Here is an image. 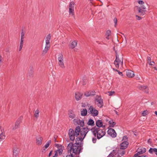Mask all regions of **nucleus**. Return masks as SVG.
Segmentation results:
<instances>
[{"label":"nucleus","mask_w":157,"mask_h":157,"mask_svg":"<svg viewBox=\"0 0 157 157\" xmlns=\"http://www.w3.org/2000/svg\"><path fill=\"white\" fill-rule=\"evenodd\" d=\"M108 93H109V96H112L115 93V92L114 91H111L109 92Z\"/></svg>","instance_id":"a19ab883"},{"label":"nucleus","mask_w":157,"mask_h":157,"mask_svg":"<svg viewBox=\"0 0 157 157\" xmlns=\"http://www.w3.org/2000/svg\"><path fill=\"white\" fill-rule=\"evenodd\" d=\"M113 21L115 24V26L116 27L117 23V19L116 17L114 18Z\"/></svg>","instance_id":"58836bf2"},{"label":"nucleus","mask_w":157,"mask_h":157,"mask_svg":"<svg viewBox=\"0 0 157 157\" xmlns=\"http://www.w3.org/2000/svg\"><path fill=\"white\" fill-rule=\"evenodd\" d=\"M55 141H56V139H55Z\"/></svg>","instance_id":"69168bd1"},{"label":"nucleus","mask_w":157,"mask_h":157,"mask_svg":"<svg viewBox=\"0 0 157 157\" xmlns=\"http://www.w3.org/2000/svg\"><path fill=\"white\" fill-rule=\"evenodd\" d=\"M82 107H84V106H82Z\"/></svg>","instance_id":"774afa93"},{"label":"nucleus","mask_w":157,"mask_h":157,"mask_svg":"<svg viewBox=\"0 0 157 157\" xmlns=\"http://www.w3.org/2000/svg\"><path fill=\"white\" fill-rule=\"evenodd\" d=\"M22 117H20L16 122L15 125L12 128L13 130H15L18 128L20 126V124L21 122Z\"/></svg>","instance_id":"4468645a"},{"label":"nucleus","mask_w":157,"mask_h":157,"mask_svg":"<svg viewBox=\"0 0 157 157\" xmlns=\"http://www.w3.org/2000/svg\"><path fill=\"white\" fill-rule=\"evenodd\" d=\"M95 101L98 102L97 104L98 106L101 108L103 105V100L101 98V97L100 96H97L95 99Z\"/></svg>","instance_id":"1a4fd4ad"},{"label":"nucleus","mask_w":157,"mask_h":157,"mask_svg":"<svg viewBox=\"0 0 157 157\" xmlns=\"http://www.w3.org/2000/svg\"><path fill=\"white\" fill-rule=\"evenodd\" d=\"M68 114L69 120H71L75 118V115L74 112V111L72 110H69L68 111Z\"/></svg>","instance_id":"6ab92c4d"},{"label":"nucleus","mask_w":157,"mask_h":157,"mask_svg":"<svg viewBox=\"0 0 157 157\" xmlns=\"http://www.w3.org/2000/svg\"><path fill=\"white\" fill-rule=\"evenodd\" d=\"M51 38L50 34H48L45 39V46L44 50H43L42 55L46 54L50 47V41Z\"/></svg>","instance_id":"20e7f679"},{"label":"nucleus","mask_w":157,"mask_h":157,"mask_svg":"<svg viewBox=\"0 0 157 157\" xmlns=\"http://www.w3.org/2000/svg\"><path fill=\"white\" fill-rule=\"evenodd\" d=\"M36 143L38 145H40L42 144L43 138L40 135L36 136Z\"/></svg>","instance_id":"dca6fc26"},{"label":"nucleus","mask_w":157,"mask_h":157,"mask_svg":"<svg viewBox=\"0 0 157 157\" xmlns=\"http://www.w3.org/2000/svg\"><path fill=\"white\" fill-rule=\"evenodd\" d=\"M96 127H98L100 128H104L105 127V125H103V122L101 120H98L96 122Z\"/></svg>","instance_id":"2eb2a0df"},{"label":"nucleus","mask_w":157,"mask_h":157,"mask_svg":"<svg viewBox=\"0 0 157 157\" xmlns=\"http://www.w3.org/2000/svg\"><path fill=\"white\" fill-rule=\"evenodd\" d=\"M81 143L78 142V144L76 143L73 144L72 142L70 143L67 145L68 151L69 150L72 151L74 154V155L75 156H78L79 157V154L82 151V148L81 146Z\"/></svg>","instance_id":"7ed1b4c3"},{"label":"nucleus","mask_w":157,"mask_h":157,"mask_svg":"<svg viewBox=\"0 0 157 157\" xmlns=\"http://www.w3.org/2000/svg\"><path fill=\"white\" fill-rule=\"evenodd\" d=\"M58 64L59 66L62 68H64L65 66L63 63V55L61 54H59L58 58Z\"/></svg>","instance_id":"423d86ee"},{"label":"nucleus","mask_w":157,"mask_h":157,"mask_svg":"<svg viewBox=\"0 0 157 157\" xmlns=\"http://www.w3.org/2000/svg\"><path fill=\"white\" fill-rule=\"evenodd\" d=\"M152 63H154L155 62L154 61H152L151 62V64H152Z\"/></svg>","instance_id":"052dcab7"},{"label":"nucleus","mask_w":157,"mask_h":157,"mask_svg":"<svg viewBox=\"0 0 157 157\" xmlns=\"http://www.w3.org/2000/svg\"><path fill=\"white\" fill-rule=\"evenodd\" d=\"M6 136L5 134L3 132H2L0 134V140L2 141L4 140Z\"/></svg>","instance_id":"2f4dec72"},{"label":"nucleus","mask_w":157,"mask_h":157,"mask_svg":"<svg viewBox=\"0 0 157 157\" xmlns=\"http://www.w3.org/2000/svg\"><path fill=\"white\" fill-rule=\"evenodd\" d=\"M25 33L23 32V30H22L21 33V40H24Z\"/></svg>","instance_id":"f704fd0d"},{"label":"nucleus","mask_w":157,"mask_h":157,"mask_svg":"<svg viewBox=\"0 0 157 157\" xmlns=\"http://www.w3.org/2000/svg\"><path fill=\"white\" fill-rule=\"evenodd\" d=\"M146 7L144 5L138 8V12L140 13V15L143 16L145 14L146 12Z\"/></svg>","instance_id":"f8f14e48"},{"label":"nucleus","mask_w":157,"mask_h":157,"mask_svg":"<svg viewBox=\"0 0 157 157\" xmlns=\"http://www.w3.org/2000/svg\"><path fill=\"white\" fill-rule=\"evenodd\" d=\"M148 143H151V139H149L148 140Z\"/></svg>","instance_id":"603ef678"},{"label":"nucleus","mask_w":157,"mask_h":157,"mask_svg":"<svg viewBox=\"0 0 157 157\" xmlns=\"http://www.w3.org/2000/svg\"><path fill=\"white\" fill-rule=\"evenodd\" d=\"M88 112L94 117L97 116L98 113V111L94 108L92 106H90L89 108Z\"/></svg>","instance_id":"0eeeda50"},{"label":"nucleus","mask_w":157,"mask_h":157,"mask_svg":"<svg viewBox=\"0 0 157 157\" xmlns=\"http://www.w3.org/2000/svg\"><path fill=\"white\" fill-rule=\"evenodd\" d=\"M146 151V149L144 148H138L137 149V151H138V153L140 155L145 153Z\"/></svg>","instance_id":"5701e85b"},{"label":"nucleus","mask_w":157,"mask_h":157,"mask_svg":"<svg viewBox=\"0 0 157 157\" xmlns=\"http://www.w3.org/2000/svg\"><path fill=\"white\" fill-rule=\"evenodd\" d=\"M57 153H59V155H61L62 153L63 150L61 149H58L57 151Z\"/></svg>","instance_id":"ea45409f"},{"label":"nucleus","mask_w":157,"mask_h":157,"mask_svg":"<svg viewBox=\"0 0 157 157\" xmlns=\"http://www.w3.org/2000/svg\"><path fill=\"white\" fill-rule=\"evenodd\" d=\"M1 56H0V63H1Z\"/></svg>","instance_id":"4d7b16f0"},{"label":"nucleus","mask_w":157,"mask_h":157,"mask_svg":"<svg viewBox=\"0 0 157 157\" xmlns=\"http://www.w3.org/2000/svg\"><path fill=\"white\" fill-rule=\"evenodd\" d=\"M66 157H79V156H75L74 155V154L71 153L70 155H67Z\"/></svg>","instance_id":"4c0bfd02"},{"label":"nucleus","mask_w":157,"mask_h":157,"mask_svg":"<svg viewBox=\"0 0 157 157\" xmlns=\"http://www.w3.org/2000/svg\"><path fill=\"white\" fill-rule=\"evenodd\" d=\"M85 84H86V83H83V85H85Z\"/></svg>","instance_id":"680f3d73"},{"label":"nucleus","mask_w":157,"mask_h":157,"mask_svg":"<svg viewBox=\"0 0 157 157\" xmlns=\"http://www.w3.org/2000/svg\"><path fill=\"white\" fill-rule=\"evenodd\" d=\"M55 141H56V139H55Z\"/></svg>","instance_id":"338daca9"},{"label":"nucleus","mask_w":157,"mask_h":157,"mask_svg":"<svg viewBox=\"0 0 157 157\" xmlns=\"http://www.w3.org/2000/svg\"><path fill=\"white\" fill-rule=\"evenodd\" d=\"M81 115L82 116L86 115L87 113V110L86 109H83L81 110Z\"/></svg>","instance_id":"a878e982"},{"label":"nucleus","mask_w":157,"mask_h":157,"mask_svg":"<svg viewBox=\"0 0 157 157\" xmlns=\"http://www.w3.org/2000/svg\"><path fill=\"white\" fill-rule=\"evenodd\" d=\"M115 112H116V113L117 114V111H116Z\"/></svg>","instance_id":"e2e57ef3"},{"label":"nucleus","mask_w":157,"mask_h":157,"mask_svg":"<svg viewBox=\"0 0 157 157\" xmlns=\"http://www.w3.org/2000/svg\"><path fill=\"white\" fill-rule=\"evenodd\" d=\"M141 90H144L146 89L147 87L146 86H140L138 87Z\"/></svg>","instance_id":"72a5a7b5"},{"label":"nucleus","mask_w":157,"mask_h":157,"mask_svg":"<svg viewBox=\"0 0 157 157\" xmlns=\"http://www.w3.org/2000/svg\"><path fill=\"white\" fill-rule=\"evenodd\" d=\"M95 95L94 92L93 91H89L86 92L84 93V95L86 97H89L91 96H93Z\"/></svg>","instance_id":"b1692460"},{"label":"nucleus","mask_w":157,"mask_h":157,"mask_svg":"<svg viewBox=\"0 0 157 157\" xmlns=\"http://www.w3.org/2000/svg\"><path fill=\"white\" fill-rule=\"evenodd\" d=\"M77 41L75 40L71 43L70 45V47L71 48L73 49L77 45Z\"/></svg>","instance_id":"393cba45"},{"label":"nucleus","mask_w":157,"mask_h":157,"mask_svg":"<svg viewBox=\"0 0 157 157\" xmlns=\"http://www.w3.org/2000/svg\"><path fill=\"white\" fill-rule=\"evenodd\" d=\"M153 151L152 148H150L149 150V152L150 153H152L153 152Z\"/></svg>","instance_id":"c03bdc74"},{"label":"nucleus","mask_w":157,"mask_h":157,"mask_svg":"<svg viewBox=\"0 0 157 157\" xmlns=\"http://www.w3.org/2000/svg\"><path fill=\"white\" fill-rule=\"evenodd\" d=\"M51 140H48L44 145V147H43V150L44 151H45L46 148H47L49 146L50 144L51 143Z\"/></svg>","instance_id":"cd10ccee"},{"label":"nucleus","mask_w":157,"mask_h":157,"mask_svg":"<svg viewBox=\"0 0 157 157\" xmlns=\"http://www.w3.org/2000/svg\"><path fill=\"white\" fill-rule=\"evenodd\" d=\"M145 92L147 93H148V90H147V91H145Z\"/></svg>","instance_id":"bf43d9fd"},{"label":"nucleus","mask_w":157,"mask_h":157,"mask_svg":"<svg viewBox=\"0 0 157 157\" xmlns=\"http://www.w3.org/2000/svg\"><path fill=\"white\" fill-rule=\"evenodd\" d=\"M141 157H147V156H142H142H141Z\"/></svg>","instance_id":"13d9d810"},{"label":"nucleus","mask_w":157,"mask_h":157,"mask_svg":"<svg viewBox=\"0 0 157 157\" xmlns=\"http://www.w3.org/2000/svg\"><path fill=\"white\" fill-rule=\"evenodd\" d=\"M82 93L79 92H76L75 94V98L76 100H80L82 98Z\"/></svg>","instance_id":"aec40b11"},{"label":"nucleus","mask_w":157,"mask_h":157,"mask_svg":"<svg viewBox=\"0 0 157 157\" xmlns=\"http://www.w3.org/2000/svg\"><path fill=\"white\" fill-rule=\"evenodd\" d=\"M153 152H154L155 153L156 152H157V149L156 148H153Z\"/></svg>","instance_id":"09e8293b"},{"label":"nucleus","mask_w":157,"mask_h":157,"mask_svg":"<svg viewBox=\"0 0 157 157\" xmlns=\"http://www.w3.org/2000/svg\"><path fill=\"white\" fill-rule=\"evenodd\" d=\"M121 148L117 149V157H121L123 156L125 153V151Z\"/></svg>","instance_id":"f3484780"},{"label":"nucleus","mask_w":157,"mask_h":157,"mask_svg":"<svg viewBox=\"0 0 157 157\" xmlns=\"http://www.w3.org/2000/svg\"><path fill=\"white\" fill-rule=\"evenodd\" d=\"M155 113L157 116V111H155Z\"/></svg>","instance_id":"5fc2aeb1"},{"label":"nucleus","mask_w":157,"mask_h":157,"mask_svg":"<svg viewBox=\"0 0 157 157\" xmlns=\"http://www.w3.org/2000/svg\"><path fill=\"white\" fill-rule=\"evenodd\" d=\"M108 134L113 138H115L117 136V133L115 130L112 128H109L107 131Z\"/></svg>","instance_id":"9b49d317"},{"label":"nucleus","mask_w":157,"mask_h":157,"mask_svg":"<svg viewBox=\"0 0 157 157\" xmlns=\"http://www.w3.org/2000/svg\"><path fill=\"white\" fill-rule=\"evenodd\" d=\"M148 111L147 110H144L142 113V115L143 116H145L147 114Z\"/></svg>","instance_id":"e433bc0d"},{"label":"nucleus","mask_w":157,"mask_h":157,"mask_svg":"<svg viewBox=\"0 0 157 157\" xmlns=\"http://www.w3.org/2000/svg\"><path fill=\"white\" fill-rule=\"evenodd\" d=\"M113 71H118L117 69H115L114 68H113Z\"/></svg>","instance_id":"864d4df0"},{"label":"nucleus","mask_w":157,"mask_h":157,"mask_svg":"<svg viewBox=\"0 0 157 157\" xmlns=\"http://www.w3.org/2000/svg\"><path fill=\"white\" fill-rule=\"evenodd\" d=\"M89 130L87 127L81 128L79 126L76 127L75 131L73 129L70 128L69 130L68 133L70 139L72 141H74L75 140V136L77 137L80 133L81 137L76 138L75 140L76 143L78 144V142L79 141H82L83 140L86 134L89 132Z\"/></svg>","instance_id":"f257e3e1"},{"label":"nucleus","mask_w":157,"mask_h":157,"mask_svg":"<svg viewBox=\"0 0 157 157\" xmlns=\"http://www.w3.org/2000/svg\"><path fill=\"white\" fill-rule=\"evenodd\" d=\"M125 140L121 144L120 147L123 149H126L128 145V143L127 141V138L126 136H124L122 140Z\"/></svg>","instance_id":"6e6552de"},{"label":"nucleus","mask_w":157,"mask_h":157,"mask_svg":"<svg viewBox=\"0 0 157 157\" xmlns=\"http://www.w3.org/2000/svg\"><path fill=\"white\" fill-rule=\"evenodd\" d=\"M90 2L91 3H92V1H93V0H90Z\"/></svg>","instance_id":"6e6d98bb"},{"label":"nucleus","mask_w":157,"mask_h":157,"mask_svg":"<svg viewBox=\"0 0 157 157\" xmlns=\"http://www.w3.org/2000/svg\"><path fill=\"white\" fill-rule=\"evenodd\" d=\"M24 40H21L20 44V46H19V51H21L22 47L23 46V44L24 43Z\"/></svg>","instance_id":"7c9ffc66"},{"label":"nucleus","mask_w":157,"mask_h":157,"mask_svg":"<svg viewBox=\"0 0 157 157\" xmlns=\"http://www.w3.org/2000/svg\"><path fill=\"white\" fill-rule=\"evenodd\" d=\"M58 153L56 151V153L55 154V155L54 156H53L52 157H57V156H58Z\"/></svg>","instance_id":"49530a36"},{"label":"nucleus","mask_w":157,"mask_h":157,"mask_svg":"<svg viewBox=\"0 0 157 157\" xmlns=\"http://www.w3.org/2000/svg\"><path fill=\"white\" fill-rule=\"evenodd\" d=\"M140 155V154L138 153V151H137V152L134 155V157H136L137 156H138V155Z\"/></svg>","instance_id":"de8ad7c7"},{"label":"nucleus","mask_w":157,"mask_h":157,"mask_svg":"<svg viewBox=\"0 0 157 157\" xmlns=\"http://www.w3.org/2000/svg\"><path fill=\"white\" fill-rule=\"evenodd\" d=\"M39 112L40 111L38 109H36L35 112L34 116L36 119L39 117Z\"/></svg>","instance_id":"c756f323"},{"label":"nucleus","mask_w":157,"mask_h":157,"mask_svg":"<svg viewBox=\"0 0 157 157\" xmlns=\"http://www.w3.org/2000/svg\"><path fill=\"white\" fill-rule=\"evenodd\" d=\"M111 31L110 30H108L106 33V35L107 36L106 38L107 39H109V36L110 35Z\"/></svg>","instance_id":"473e14b6"},{"label":"nucleus","mask_w":157,"mask_h":157,"mask_svg":"<svg viewBox=\"0 0 157 157\" xmlns=\"http://www.w3.org/2000/svg\"><path fill=\"white\" fill-rule=\"evenodd\" d=\"M74 3L73 2H70L69 5V13L71 14L72 15L74 14Z\"/></svg>","instance_id":"ddd939ff"},{"label":"nucleus","mask_w":157,"mask_h":157,"mask_svg":"<svg viewBox=\"0 0 157 157\" xmlns=\"http://www.w3.org/2000/svg\"><path fill=\"white\" fill-rule=\"evenodd\" d=\"M91 131L92 133L94 136V137L92 138V142L94 143H96L97 141V139H100L104 136L106 134V131L104 129H102L98 127H96V126L92 128H88Z\"/></svg>","instance_id":"f03ea898"},{"label":"nucleus","mask_w":157,"mask_h":157,"mask_svg":"<svg viewBox=\"0 0 157 157\" xmlns=\"http://www.w3.org/2000/svg\"><path fill=\"white\" fill-rule=\"evenodd\" d=\"M118 73V74L120 75L121 76H123V74L120 71H117Z\"/></svg>","instance_id":"a18cd8bd"},{"label":"nucleus","mask_w":157,"mask_h":157,"mask_svg":"<svg viewBox=\"0 0 157 157\" xmlns=\"http://www.w3.org/2000/svg\"><path fill=\"white\" fill-rule=\"evenodd\" d=\"M148 63H149V65H152V64H151V58L150 57H148L147 58Z\"/></svg>","instance_id":"c9c22d12"},{"label":"nucleus","mask_w":157,"mask_h":157,"mask_svg":"<svg viewBox=\"0 0 157 157\" xmlns=\"http://www.w3.org/2000/svg\"><path fill=\"white\" fill-rule=\"evenodd\" d=\"M19 152V150L17 147L14 148L13 150V157H17Z\"/></svg>","instance_id":"4be33fe9"},{"label":"nucleus","mask_w":157,"mask_h":157,"mask_svg":"<svg viewBox=\"0 0 157 157\" xmlns=\"http://www.w3.org/2000/svg\"><path fill=\"white\" fill-rule=\"evenodd\" d=\"M52 150L49 153V155H48V156H51V155H52Z\"/></svg>","instance_id":"8fccbe9b"},{"label":"nucleus","mask_w":157,"mask_h":157,"mask_svg":"<svg viewBox=\"0 0 157 157\" xmlns=\"http://www.w3.org/2000/svg\"><path fill=\"white\" fill-rule=\"evenodd\" d=\"M136 19L138 20H140L141 19H142V18L138 15H136Z\"/></svg>","instance_id":"37998d69"},{"label":"nucleus","mask_w":157,"mask_h":157,"mask_svg":"<svg viewBox=\"0 0 157 157\" xmlns=\"http://www.w3.org/2000/svg\"><path fill=\"white\" fill-rule=\"evenodd\" d=\"M74 124L75 125H79L83 127L84 125V121L83 120H80L78 119H75L73 120Z\"/></svg>","instance_id":"9d476101"},{"label":"nucleus","mask_w":157,"mask_h":157,"mask_svg":"<svg viewBox=\"0 0 157 157\" xmlns=\"http://www.w3.org/2000/svg\"><path fill=\"white\" fill-rule=\"evenodd\" d=\"M156 140H157V138L156 139Z\"/></svg>","instance_id":"0e129e2a"},{"label":"nucleus","mask_w":157,"mask_h":157,"mask_svg":"<svg viewBox=\"0 0 157 157\" xmlns=\"http://www.w3.org/2000/svg\"><path fill=\"white\" fill-rule=\"evenodd\" d=\"M116 123L113 121L112 120L109 121V124L110 127H113L116 124Z\"/></svg>","instance_id":"c85d7f7f"},{"label":"nucleus","mask_w":157,"mask_h":157,"mask_svg":"<svg viewBox=\"0 0 157 157\" xmlns=\"http://www.w3.org/2000/svg\"><path fill=\"white\" fill-rule=\"evenodd\" d=\"M126 75L129 78H132L134 76V74L133 72L130 70H128L126 71Z\"/></svg>","instance_id":"412c9836"},{"label":"nucleus","mask_w":157,"mask_h":157,"mask_svg":"<svg viewBox=\"0 0 157 157\" xmlns=\"http://www.w3.org/2000/svg\"><path fill=\"white\" fill-rule=\"evenodd\" d=\"M138 3L140 4L143 5L144 4V2L142 0H139L138 1Z\"/></svg>","instance_id":"79ce46f5"},{"label":"nucleus","mask_w":157,"mask_h":157,"mask_svg":"<svg viewBox=\"0 0 157 157\" xmlns=\"http://www.w3.org/2000/svg\"><path fill=\"white\" fill-rule=\"evenodd\" d=\"M87 124L89 125H90L93 126L95 124L94 121L91 119H90L89 120Z\"/></svg>","instance_id":"bb28decb"},{"label":"nucleus","mask_w":157,"mask_h":157,"mask_svg":"<svg viewBox=\"0 0 157 157\" xmlns=\"http://www.w3.org/2000/svg\"><path fill=\"white\" fill-rule=\"evenodd\" d=\"M117 155V148L113 150L109 154L108 157H116Z\"/></svg>","instance_id":"a211bd4d"},{"label":"nucleus","mask_w":157,"mask_h":157,"mask_svg":"<svg viewBox=\"0 0 157 157\" xmlns=\"http://www.w3.org/2000/svg\"><path fill=\"white\" fill-rule=\"evenodd\" d=\"M114 64L116 66V67L118 68L119 67V64H121L123 65V58H119V56L116 52V59L114 61Z\"/></svg>","instance_id":"39448f33"},{"label":"nucleus","mask_w":157,"mask_h":157,"mask_svg":"<svg viewBox=\"0 0 157 157\" xmlns=\"http://www.w3.org/2000/svg\"><path fill=\"white\" fill-rule=\"evenodd\" d=\"M154 69H155V71H154L155 72V73L156 72H157V68H156V67H154Z\"/></svg>","instance_id":"3c124183"}]
</instances>
